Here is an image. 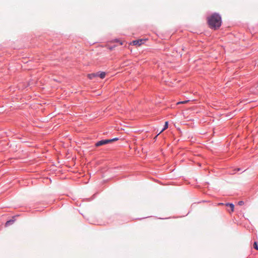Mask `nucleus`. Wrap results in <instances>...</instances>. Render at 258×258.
<instances>
[{"mask_svg":"<svg viewBox=\"0 0 258 258\" xmlns=\"http://www.w3.org/2000/svg\"><path fill=\"white\" fill-rule=\"evenodd\" d=\"M168 127V121H166L164 125V127L160 132L158 135L161 134L162 132H163L164 130L167 129Z\"/></svg>","mask_w":258,"mask_h":258,"instance_id":"423d86ee","label":"nucleus"},{"mask_svg":"<svg viewBox=\"0 0 258 258\" xmlns=\"http://www.w3.org/2000/svg\"><path fill=\"white\" fill-rule=\"evenodd\" d=\"M99 77L101 78V79H103L105 77V76H106V73L104 72H99Z\"/></svg>","mask_w":258,"mask_h":258,"instance_id":"0eeeda50","label":"nucleus"},{"mask_svg":"<svg viewBox=\"0 0 258 258\" xmlns=\"http://www.w3.org/2000/svg\"><path fill=\"white\" fill-rule=\"evenodd\" d=\"M88 77L90 79H93V78H95L96 77V75H95L94 73L93 74H88Z\"/></svg>","mask_w":258,"mask_h":258,"instance_id":"6e6552de","label":"nucleus"},{"mask_svg":"<svg viewBox=\"0 0 258 258\" xmlns=\"http://www.w3.org/2000/svg\"><path fill=\"white\" fill-rule=\"evenodd\" d=\"M111 143V140H103L97 142L95 144L96 147L101 146L108 143Z\"/></svg>","mask_w":258,"mask_h":258,"instance_id":"f03ea898","label":"nucleus"},{"mask_svg":"<svg viewBox=\"0 0 258 258\" xmlns=\"http://www.w3.org/2000/svg\"><path fill=\"white\" fill-rule=\"evenodd\" d=\"M208 22L211 28L216 30L221 25V18L219 14L215 13L208 18Z\"/></svg>","mask_w":258,"mask_h":258,"instance_id":"f257e3e1","label":"nucleus"},{"mask_svg":"<svg viewBox=\"0 0 258 258\" xmlns=\"http://www.w3.org/2000/svg\"><path fill=\"white\" fill-rule=\"evenodd\" d=\"M14 222H15L14 219H11L9 221H8L5 224V226L8 227L9 225L13 224L14 223Z\"/></svg>","mask_w":258,"mask_h":258,"instance_id":"39448f33","label":"nucleus"},{"mask_svg":"<svg viewBox=\"0 0 258 258\" xmlns=\"http://www.w3.org/2000/svg\"><path fill=\"white\" fill-rule=\"evenodd\" d=\"M219 205H223V203H219Z\"/></svg>","mask_w":258,"mask_h":258,"instance_id":"2eb2a0df","label":"nucleus"},{"mask_svg":"<svg viewBox=\"0 0 258 258\" xmlns=\"http://www.w3.org/2000/svg\"><path fill=\"white\" fill-rule=\"evenodd\" d=\"M143 40L142 39H140V40H134L133 42H132V44L134 45H138V46H140L142 44V42H143Z\"/></svg>","mask_w":258,"mask_h":258,"instance_id":"20e7f679","label":"nucleus"},{"mask_svg":"<svg viewBox=\"0 0 258 258\" xmlns=\"http://www.w3.org/2000/svg\"><path fill=\"white\" fill-rule=\"evenodd\" d=\"M117 140H118L117 138H114L113 139H110V140H111V142H112L113 141H117Z\"/></svg>","mask_w":258,"mask_h":258,"instance_id":"f8f14e48","label":"nucleus"},{"mask_svg":"<svg viewBox=\"0 0 258 258\" xmlns=\"http://www.w3.org/2000/svg\"><path fill=\"white\" fill-rule=\"evenodd\" d=\"M181 119H182L183 118L187 119V117H186L184 115H183V117H180Z\"/></svg>","mask_w":258,"mask_h":258,"instance_id":"ddd939ff","label":"nucleus"},{"mask_svg":"<svg viewBox=\"0 0 258 258\" xmlns=\"http://www.w3.org/2000/svg\"><path fill=\"white\" fill-rule=\"evenodd\" d=\"M225 206H228V207H230V210H227V211L229 212V213H231V212H233L234 211V205L233 204H231V203H226L225 204Z\"/></svg>","mask_w":258,"mask_h":258,"instance_id":"7ed1b4c3","label":"nucleus"},{"mask_svg":"<svg viewBox=\"0 0 258 258\" xmlns=\"http://www.w3.org/2000/svg\"><path fill=\"white\" fill-rule=\"evenodd\" d=\"M120 45H122V42H120Z\"/></svg>","mask_w":258,"mask_h":258,"instance_id":"dca6fc26","label":"nucleus"},{"mask_svg":"<svg viewBox=\"0 0 258 258\" xmlns=\"http://www.w3.org/2000/svg\"><path fill=\"white\" fill-rule=\"evenodd\" d=\"M189 101V100H185V101H180V102H177L176 104H185V103H186L187 102H188Z\"/></svg>","mask_w":258,"mask_h":258,"instance_id":"1a4fd4ad","label":"nucleus"},{"mask_svg":"<svg viewBox=\"0 0 258 258\" xmlns=\"http://www.w3.org/2000/svg\"><path fill=\"white\" fill-rule=\"evenodd\" d=\"M238 204L239 205V206H242L244 204V202L242 201H239L238 203Z\"/></svg>","mask_w":258,"mask_h":258,"instance_id":"9b49d317","label":"nucleus"},{"mask_svg":"<svg viewBox=\"0 0 258 258\" xmlns=\"http://www.w3.org/2000/svg\"><path fill=\"white\" fill-rule=\"evenodd\" d=\"M94 74H95V75H96V77H99V72H98L97 73H94Z\"/></svg>","mask_w":258,"mask_h":258,"instance_id":"4468645a","label":"nucleus"},{"mask_svg":"<svg viewBox=\"0 0 258 258\" xmlns=\"http://www.w3.org/2000/svg\"><path fill=\"white\" fill-rule=\"evenodd\" d=\"M253 247L256 249V250H258V245H257V243L256 242H254V244H253Z\"/></svg>","mask_w":258,"mask_h":258,"instance_id":"9d476101","label":"nucleus"}]
</instances>
